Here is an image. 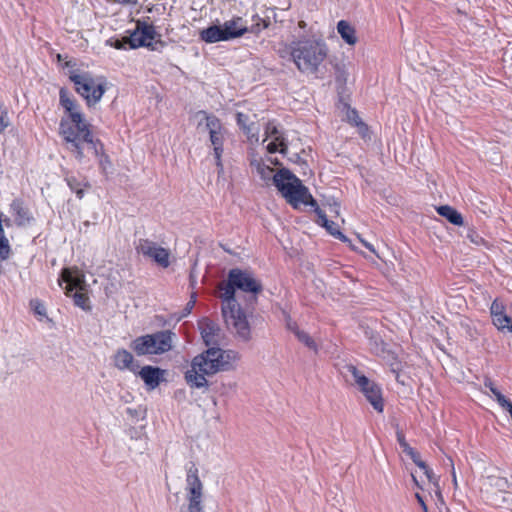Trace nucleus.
Listing matches in <instances>:
<instances>
[{
  "label": "nucleus",
  "mask_w": 512,
  "mask_h": 512,
  "mask_svg": "<svg viewBox=\"0 0 512 512\" xmlns=\"http://www.w3.org/2000/svg\"><path fill=\"white\" fill-rule=\"evenodd\" d=\"M222 300V315L227 327L243 342L252 339L247 313H252L263 285L252 272L231 269L227 280L218 285Z\"/></svg>",
  "instance_id": "1"
},
{
  "label": "nucleus",
  "mask_w": 512,
  "mask_h": 512,
  "mask_svg": "<svg viewBox=\"0 0 512 512\" xmlns=\"http://www.w3.org/2000/svg\"><path fill=\"white\" fill-rule=\"evenodd\" d=\"M60 105L68 114L60 121L59 132L63 137L66 148L78 162L82 163L90 156H98L102 149V143L95 139L90 125L85 121L76 101L64 88L59 92Z\"/></svg>",
  "instance_id": "2"
},
{
  "label": "nucleus",
  "mask_w": 512,
  "mask_h": 512,
  "mask_svg": "<svg viewBox=\"0 0 512 512\" xmlns=\"http://www.w3.org/2000/svg\"><path fill=\"white\" fill-rule=\"evenodd\" d=\"M239 358V354L233 350L209 348L193 358L190 369L185 373L186 382L194 388L207 387L208 381L205 376L232 370L233 364Z\"/></svg>",
  "instance_id": "3"
},
{
  "label": "nucleus",
  "mask_w": 512,
  "mask_h": 512,
  "mask_svg": "<svg viewBox=\"0 0 512 512\" xmlns=\"http://www.w3.org/2000/svg\"><path fill=\"white\" fill-rule=\"evenodd\" d=\"M166 12L165 4H156L147 8V15L142 20H137L135 29L127 38L130 48L147 47L150 50H158L164 46V42L160 39V34L155 30L154 23L158 17Z\"/></svg>",
  "instance_id": "4"
},
{
  "label": "nucleus",
  "mask_w": 512,
  "mask_h": 512,
  "mask_svg": "<svg viewBox=\"0 0 512 512\" xmlns=\"http://www.w3.org/2000/svg\"><path fill=\"white\" fill-rule=\"evenodd\" d=\"M273 183L294 208H299L300 205H310L316 208L317 202L308 188L290 170L283 168L275 173Z\"/></svg>",
  "instance_id": "5"
},
{
  "label": "nucleus",
  "mask_w": 512,
  "mask_h": 512,
  "mask_svg": "<svg viewBox=\"0 0 512 512\" xmlns=\"http://www.w3.org/2000/svg\"><path fill=\"white\" fill-rule=\"evenodd\" d=\"M291 56L301 72H315L326 58L327 48L319 41H299L292 46Z\"/></svg>",
  "instance_id": "6"
},
{
  "label": "nucleus",
  "mask_w": 512,
  "mask_h": 512,
  "mask_svg": "<svg viewBox=\"0 0 512 512\" xmlns=\"http://www.w3.org/2000/svg\"><path fill=\"white\" fill-rule=\"evenodd\" d=\"M176 338L170 330H161L152 334L136 337L130 342L129 347L138 356L161 355L170 351Z\"/></svg>",
  "instance_id": "7"
},
{
  "label": "nucleus",
  "mask_w": 512,
  "mask_h": 512,
  "mask_svg": "<svg viewBox=\"0 0 512 512\" xmlns=\"http://www.w3.org/2000/svg\"><path fill=\"white\" fill-rule=\"evenodd\" d=\"M511 486L512 482L506 477L489 475L483 480L481 491L492 506L511 508L512 493L509 492Z\"/></svg>",
  "instance_id": "8"
},
{
  "label": "nucleus",
  "mask_w": 512,
  "mask_h": 512,
  "mask_svg": "<svg viewBox=\"0 0 512 512\" xmlns=\"http://www.w3.org/2000/svg\"><path fill=\"white\" fill-rule=\"evenodd\" d=\"M195 117L198 119V128L201 129L204 125V130L208 131L209 133L210 142L213 146L216 160V166L219 168V172H222L223 164L221 161V156L223 153L225 129L219 118H217L215 115L208 114L205 111H198L195 114Z\"/></svg>",
  "instance_id": "9"
},
{
  "label": "nucleus",
  "mask_w": 512,
  "mask_h": 512,
  "mask_svg": "<svg viewBox=\"0 0 512 512\" xmlns=\"http://www.w3.org/2000/svg\"><path fill=\"white\" fill-rule=\"evenodd\" d=\"M248 32L247 21L241 17H235L226 21L223 26L213 25L201 31V39L207 43L227 41L240 37Z\"/></svg>",
  "instance_id": "10"
},
{
  "label": "nucleus",
  "mask_w": 512,
  "mask_h": 512,
  "mask_svg": "<svg viewBox=\"0 0 512 512\" xmlns=\"http://www.w3.org/2000/svg\"><path fill=\"white\" fill-rule=\"evenodd\" d=\"M69 79L74 83L77 93L86 100L88 106L99 102L105 92V87L88 72L71 71Z\"/></svg>",
  "instance_id": "11"
},
{
  "label": "nucleus",
  "mask_w": 512,
  "mask_h": 512,
  "mask_svg": "<svg viewBox=\"0 0 512 512\" xmlns=\"http://www.w3.org/2000/svg\"><path fill=\"white\" fill-rule=\"evenodd\" d=\"M136 250L139 254H142L144 257L153 260L162 268H167L170 265L169 250L159 246L154 241L149 239H139L136 244Z\"/></svg>",
  "instance_id": "12"
},
{
  "label": "nucleus",
  "mask_w": 512,
  "mask_h": 512,
  "mask_svg": "<svg viewBox=\"0 0 512 512\" xmlns=\"http://www.w3.org/2000/svg\"><path fill=\"white\" fill-rule=\"evenodd\" d=\"M186 491L188 502L201 500L203 497V483L199 478V470L192 462L186 467Z\"/></svg>",
  "instance_id": "13"
},
{
  "label": "nucleus",
  "mask_w": 512,
  "mask_h": 512,
  "mask_svg": "<svg viewBox=\"0 0 512 512\" xmlns=\"http://www.w3.org/2000/svg\"><path fill=\"white\" fill-rule=\"evenodd\" d=\"M134 374L139 376L144 381L149 390H154L160 385L162 381H164L165 370L159 367L146 365L143 367L139 366L137 373Z\"/></svg>",
  "instance_id": "14"
},
{
  "label": "nucleus",
  "mask_w": 512,
  "mask_h": 512,
  "mask_svg": "<svg viewBox=\"0 0 512 512\" xmlns=\"http://www.w3.org/2000/svg\"><path fill=\"white\" fill-rule=\"evenodd\" d=\"M342 374L346 378L347 381H353L359 388V390L364 394L369 390L370 386L374 385L375 382L368 379L361 371H359L356 366L352 364H347L343 367Z\"/></svg>",
  "instance_id": "15"
},
{
  "label": "nucleus",
  "mask_w": 512,
  "mask_h": 512,
  "mask_svg": "<svg viewBox=\"0 0 512 512\" xmlns=\"http://www.w3.org/2000/svg\"><path fill=\"white\" fill-rule=\"evenodd\" d=\"M113 364L114 366L119 370H129L130 372L137 373V369H139V363L135 360L133 354L124 349H118L114 353L113 357Z\"/></svg>",
  "instance_id": "16"
},
{
  "label": "nucleus",
  "mask_w": 512,
  "mask_h": 512,
  "mask_svg": "<svg viewBox=\"0 0 512 512\" xmlns=\"http://www.w3.org/2000/svg\"><path fill=\"white\" fill-rule=\"evenodd\" d=\"M315 213L317 214L318 220L317 223L321 226L325 227L326 230L333 235L334 237L346 242L348 239L347 237L341 233L338 229V226L333 222L328 220L326 213L320 209L318 206L315 208Z\"/></svg>",
  "instance_id": "17"
},
{
  "label": "nucleus",
  "mask_w": 512,
  "mask_h": 512,
  "mask_svg": "<svg viewBox=\"0 0 512 512\" xmlns=\"http://www.w3.org/2000/svg\"><path fill=\"white\" fill-rule=\"evenodd\" d=\"M201 336L207 346L216 343L219 327L213 321L205 318L200 322Z\"/></svg>",
  "instance_id": "18"
},
{
  "label": "nucleus",
  "mask_w": 512,
  "mask_h": 512,
  "mask_svg": "<svg viewBox=\"0 0 512 512\" xmlns=\"http://www.w3.org/2000/svg\"><path fill=\"white\" fill-rule=\"evenodd\" d=\"M12 214L15 216V222L19 226L26 225L32 219L28 209L24 206L23 202L19 199L12 201L10 205Z\"/></svg>",
  "instance_id": "19"
},
{
  "label": "nucleus",
  "mask_w": 512,
  "mask_h": 512,
  "mask_svg": "<svg viewBox=\"0 0 512 512\" xmlns=\"http://www.w3.org/2000/svg\"><path fill=\"white\" fill-rule=\"evenodd\" d=\"M365 335L369 339V347L372 353L383 358H385L386 354H389L386 343H384L379 335L375 334L372 330L365 331Z\"/></svg>",
  "instance_id": "20"
},
{
  "label": "nucleus",
  "mask_w": 512,
  "mask_h": 512,
  "mask_svg": "<svg viewBox=\"0 0 512 512\" xmlns=\"http://www.w3.org/2000/svg\"><path fill=\"white\" fill-rule=\"evenodd\" d=\"M62 280L66 282L64 289L67 296H71L75 289L81 290L84 283L82 275L73 274L69 269L62 272Z\"/></svg>",
  "instance_id": "21"
},
{
  "label": "nucleus",
  "mask_w": 512,
  "mask_h": 512,
  "mask_svg": "<svg viewBox=\"0 0 512 512\" xmlns=\"http://www.w3.org/2000/svg\"><path fill=\"white\" fill-rule=\"evenodd\" d=\"M364 396L377 412H383L384 404L381 388L379 385L375 383L374 385L370 386L369 390L366 391Z\"/></svg>",
  "instance_id": "22"
},
{
  "label": "nucleus",
  "mask_w": 512,
  "mask_h": 512,
  "mask_svg": "<svg viewBox=\"0 0 512 512\" xmlns=\"http://www.w3.org/2000/svg\"><path fill=\"white\" fill-rule=\"evenodd\" d=\"M265 133L267 138H273V140L279 142L280 153L285 155L288 151V145L283 134L272 122L267 123Z\"/></svg>",
  "instance_id": "23"
},
{
  "label": "nucleus",
  "mask_w": 512,
  "mask_h": 512,
  "mask_svg": "<svg viewBox=\"0 0 512 512\" xmlns=\"http://www.w3.org/2000/svg\"><path fill=\"white\" fill-rule=\"evenodd\" d=\"M337 31L347 44L354 45L357 42L355 29L347 21H339L337 24Z\"/></svg>",
  "instance_id": "24"
},
{
  "label": "nucleus",
  "mask_w": 512,
  "mask_h": 512,
  "mask_svg": "<svg viewBox=\"0 0 512 512\" xmlns=\"http://www.w3.org/2000/svg\"><path fill=\"white\" fill-rule=\"evenodd\" d=\"M437 212L442 217L446 218L450 223L461 226L463 224L462 215L454 208L448 205L439 206Z\"/></svg>",
  "instance_id": "25"
},
{
  "label": "nucleus",
  "mask_w": 512,
  "mask_h": 512,
  "mask_svg": "<svg viewBox=\"0 0 512 512\" xmlns=\"http://www.w3.org/2000/svg\"><path fill=\"white\" fill-rule=\"evenodd\" d=\"M270 25L269 16H261L260 14H254L251 17V24L248 26V32L258 34L263 29Z\"/></svg>",
  "instance_id": "26"
},
{
  "label": "nucleus",
  "mask_w": 512,
  "mask_h": 512,
  "mask_svg": "<svg viewBox=\"0 0 512 512\" xmlns=\"http://www.w3.org/2000/svg\"><path fill=\"white\" fill-rule=\"evenodd\" d=\"M250 165L253 168H255L257 173L260 175L261 179H263L264 181H268L271 179L273 180V177L275 174H273L274 170H273V168L270 167V165L263 163L259 159L251 160Z\"/></svg>",
  "instance_id": "27"
},
{
  "label": "nucleus",
  "mask_w": 512,
  "mask_h": 512,
  "mask_svg": "<svg viewBox=\"0 0 512 512\" xmlns=\"http://www.w3.org/2000/svg\"><path fill=\"white\" fill-rule=\"evenodd\" d=\"M493 323L499 330L507 329L512 332V319L506 314L498 313L493 317Z\"/></svg>",
  "instance_id": "28"
},
{
  "label": "nucleus",
  "mask_w": 512,
  "mask_h": 512,
  "mask_svg": "<svg viewBox=\"0 0 512 512\" xmlns=\"http://www.w3.org/2000/svg\"><path fill=\"white\" fill-rule=\"evenodd\" d=\"M248 116L244 113H237V124L244 130V132L251 138L256 136L253 125L248 124Z\"/></svg>",
  "instance_id": "29"
},
{
  "label": "nucleus",
  "mask_w": 512,
  "mask_h": 512,
  "mask_svg": "<svg viewBox=\"0 0 512 512\" xmlns=\"http://www.w3.org/2000/svg\"><path fill=\"white\" fill-rule=\"evenodd\" d=\"M300 342H302L305 346H307L309 349H312L313 351L317 352L318 347L315 343V341L304 331L300 329H296V335H295Z\"/></svg>",
  "instance_id": "30"
},
{
  "label": "nucleus",
  "mask_w": 512,
  "mask_h": 512,
  "mask_svg": "<svg viewBox=\"0 0 512 512\" xmlns=\"http://www.w3.org/2000/svg\"><path fill=\"white\" fill-rule=\"evenodd\" d=\"M67 184L72 191H74L79 199L84 195V190L81 187V183L75 177L66 178Z\"/></svg>",
  "instance_id": "31"
},
{
  "label": "nucleus",
  "mask_w": 512,
  "mask_h": 512,
  "mask_svg": "<svg viewBox=\"0 0 512 512\" xmlns=\"http://www.w3.org/2000/svg\"><path fill=\"white\" fill-rule=\"evenodd\" d=\"M95 157L99 158V166L102 172L107 174L111 169L112 164L109 157L103 153V148L100 150L99 155Z\"/></svg>",
  "instance_id": "32"
},
{
  "label": "nucleus",
  "mask_w": 512,
  "mask_h": 512,
  "mask_svg": "<svg viewBox=\"0 0 512 512\" xmlns=\"http://www.w3.org/2000/svg\"><path fill=\"white\" fill-rule=\"evenodd\" d=\"M73 298H74V303L75 305L79 306L80 308L86 310V309H89L90 307L87 305V302H88V297L84 294V293H81V292H75L73 294Z\"/></svg>",
  "instance_id": "33"
},
{
  "label": "nucleus",
  "mask_w": 512,
  "mask_h": 512,
  "mask_svg": "<svg viewBox=\"0 0 512 512\" xmlns=\"http://www.w3.org/2000/svg\"><path fill=\"white\" fill-rule=\"evenodd\" d=\"M347 118L349 122L352 123L353 125L360 126L361 128H366L364 123L359 118L356 110H349L347 112Z\"/></svg>",
  "instance_id": "34"
},
{
  "label": "nucleus",
  "mask_w": 512,
  "mask_h": 512,
  "mask_svg": "<svg viewBox=\"0 0 512 512\" xmlns=\"http://www.w3.org/2000/svg\"><path fill=\"white\" fill-rule=\"evenodd\" d=\"M466 238L476 245L484 243V239L473 229H468Z\"/></svg>",
  "instance_id": "35"
},
{
  "label": "nucleus",
  "mask_w": 512,
  "mask_h": 512,
  "mask_svg": "<svg viewBox=\"0 0 512 512\" xmlns=\"http://www.w3.org/2000/svg\"><path fill=\"white\" fill-rule=\"evenodd\" d=\"M188 512H204L202 499L188 502Z\"/></svg>",
  "instance_id": "36"
},
{
  "label": "nucleus",
  "mask_w": 512,
  "mask_h": 512,
  "mask_svg": "<svg viewBox=\"0 0 512 512\" xmlns=\"http://www.w3.org/2000/svg\"><path fill=\"white\" fill-rule=\"evenodd\" d=\"M128 37L129 36L124 37L122 40L116 39L114 42H111L110 44L116 49H125L127 44L130 46V43L127 39Z\"/></svg>",
  "instance_id": "37"
},
{
  "label": "nucleus",
  "mask_w": 512,
  "mask_h": 512,
  "mask_svg": "<svg viewBox=\"0 0 512 512\" xmlns=\"http://www.w3.org/2000/svg\"><path fill=\"white\" fill-rule=\"evenodd\" d=\"M491 314L492 317H494L498 313H503V306L502 304L498 303L497 300H495L491 305Z\"/></svg>",
  "instance_id": "38"
},
{
  "label": "nucleus",
  "mask_w": 512,
  "mask_h": 512,
  "mask_svg": "<svg viewBox=\"0 0 512 512\" xmlns=\"http://www.w3.org/2000/svg\"><path fill=\"white\" fill-rule=\"evenodd\" d=\"M267 151L269 153L280 152L279 142L273 140L267 145Z\"/></svg>",
  "instance_id": "39"
},
{
  "label": "nucleus",
  "mask_w": 512,
  "mask_h": 512,
  "mask_svg": "<svg viewBox=\"0 0 512 512\" xmlns=\"http://www.w3.org/2000/svg\"><path fill=\"white\" fill-rule=\"evenodd\" d=\"M195 302H196V293H193L191 295V299L190 301L186 304V307H185V314L184 315H187L191 312L192 308L194 307L195 305Z\"/></svg>",
  "instance_id": "40"
},
{
  "label": "nucleus",
  "mask_w": 512,
  "mask_h": 512,
  "mask_svg": "<svg viewBox=\"0 0 512 512\" xmlns=\"http://www.w3.org/2000/svg\"><path fill=\"white\" fill-rule=\"evenodd\" d=\"M496 401L498 404L502 407L506 401L508 400L501 392H497L496 395H494Z\"/></svg>",
  "instance_id": "41"
},
{
  "label": "nucleus",
  "mask_w": 512,
  "mask_h": 512,
  "mask_svg": "<svg viewBox=\"0 0 512 512\" xmlns=\"http://www.w3.org/2000/svg\"><path fill=\"white\" fill-rule=\"evenodd\" d=\"M397 439L402 449L409 446V444L406 442L404 435L401 432H397Z\"/></svg>",
  "instance_id": "42"
},
{
  "label": "nucleus",
  "mask_w": 512,
  "mask_h": 512,
  "mask_svg": "<svg viewBox=\"0 0 512 512\" xmlns=\"http://www.w3.org/2000/svg\"><path fill=\"white\" fill-rule=\"evenodd\" d=\"M34 311H35L36 314L41 315V316L46 314L45 307L42 304H40V303L36 304V306L34 308Z\"/></svg>",
  "instance_id": "43"
},
{
  "label": "nucleus",
  "mask_w": 512,
  "mask_h": 512,
  "mask_svg": "<svg viewBox=\"0 0 512 512\" xmlns=\"http://www.w3.org/2000/svg\"><path fill=\"white\" fill-rule=\"evenodd\" d=\"M415 497H416L418 503L420 504V506L422 507L423 512H427L428 509H427V506H426V504H425V502L423 500V497L419 493H416Z\"/></svg>",
  "instance_id": "44"
},
{
  "label": "nucleus",
  "mask_w": 512,
  "mask_h": 512,
  "mask_svg": "<svg viewBox=\"0 0 512 512\" xmlns=\"http://www.w3.org/2000/svg\"><path fill=\"white\" fill-rule=\"evenodd\" d=\"M287 328L296 335V329H299L295 322L287 321Z\"/></svg>",
  "instance_id": "45"
},
{
  "label": "nucleus",
  "mask_w": 512,
  "mask_h": 512,
  "mask_svg": "<svg viewBox=\"0 0 512 512\" xmlns=\"http://www.w3.org/2000/svg\"><path fill=\"white\" fill-rule=\"evenodd\" d=\"M424 473L430 482L435 480L434 473L429 467L424 471Z\"/></svg>",
  "instance_id": "46"
},
{
  "label": "nucleus",
  "mask_w": 512,
  "mask_h": 512,
  "mask_svg": "<svg viewBox=\"0 0 512 512\" xmlns=\"http://www.w3.org/2000/svg\"><path fill=\"white\" fill-rule=\"evenodd\" d=\"M8 126V122L5 121L2 113H0V132L3 131Z\"/></svg>",
  "instance_id": "47"
},
{
  "label": "nucleus",
  "mask_w": 512,
  "mask_h": 512,
  "mask_svg": "<svg viewBox=\"0 0 512 512\" xmlns=\"http://www.w3.org/2000/svg\"><path fill=\"white\" fill-rule=\"evenodd\" d=\"M416 465L423 471H425L428 468L427 464L421 459L416 463Z\"/></svg>",
  "instance_id": "48"
},
{
  "label": "nucleus",
  "mask_w": 512,
  "mask_h": 512,
  "mask_svg": "<svg viewBox=\"0 0 512 512\" xmlns=\"http://www.w3.org/2000/svg\"><path fill=\"white\" fill-rule=\"evenodd\" d=\"M410 458L416 464L420 460V455L418 452L415 451L412 455H410Z\"/></svg>",
  "instance_id": "49"
},
{
  "label": "nucleus",
  "mask_w": 512,
  "mask_h": 512,
  "mask_svg": "<svg viewBox=\"0 0 512 512\" xmlns=\"http://www.w3.org/2000/svg\"><path fill=\"white\" fill-rule=\"evenodd\" d=\"M403 452L410 457V455H412L415 452V450L412 447L408 446L403 449Z\"/></svg>",
  "instance_id": "50"
},
{
  "label": "nucleus",
  "mask_w": 512,
  "mask_h": 512,
  "mask_svg": "<svg viewBox=\"0 0 512 512\" xmlns=\"http://www.w3.org/2000/svg\"><path fill=\"white\" fill-rule=\"evenodd\" d=\"M330 211L332 213H334L335 215H338L339 214V206L338 205H333V206H330Z\"/></svg>",
  "instance_id": "51"
},
{
  "label": "nucleus",
  "mask_w": 512,
  "mask_h": 512,
  "mask_svg": "<svg viewBox=\"0 0 512 512\" xmlns=\"http://www.w3.org/2000/svg\"><path fill=\"white\" fill-rule=\"evenodd\" d=\"M361 242H362V243H363V245H364L366 248H368L371 252L375 253V250H374L373 246H372L370 243H368V242H366V241H364V240H361Z\"/></svg>",
  "instance_id": "52"
},
{
  "label": "nucleus",
  "mask_w": 512,
  "mask_h": 512,
  "mask_svg": "<svg viewBox=\"0 0 512 512\" xmlns=\"http://www.w3.org/2000/svg\"><path fill=\"white\" fill-rule=\"evenodd\" d=\"M268 162H269L270 164H273V165H279V164H280V163H279V161H278V159H276V158H275V159H273V158H269V159H268Z\"/></svg>",
  "instance_id": "53"
},
{
  "label": "nucleus",
  "mask_w": 512,
  "mask_h": 512,
  "mask_svg": "<svg viewBox=\"0 0 512 512\" xmlns=\"http://www.w3.org/2000/svg\"><path fill=\"white\" fill-rule=\"evenodd\" d=\"M491 386H494V384L490 380L485 382V387L489 388L490 391H491Z\"/></svg>",
  "instance_id": "54"
},
{
  "label": "nucleus",
  "mask_w": 512,
  "mask_h": 512,
  "mask_svg": "<svg viewBox=\"0 0 512 512\" xmlns=\"http://www.w3.org/2000/svg\"><path fill=\"white\" fill-rule=\"evenodd\" d=\"M190 280L192 285L196 282V277L194 276L193 272L190 273Z\"/></svg>",
  "instance_id": "55"
},
{
  "label": "nucleus",
  "mask_w": 512,
  "mask_h": 512,
  "mask_svg": "<svg viewBox=\"0 0 512 512\" xmlns=\"http://www.w3.org/2000/svg\"><path fill=\"white\" fill-rule=\"evenodd\" d=\"M115 1L118 3H122V4H128V3L132 2V0H115Z\"/></svg>",
  "instance_id": "56"
},
{
  "label": "nucleus",
  "mask_w": 512,
  "mask_h": 512,
  "mask_svg": "<svg viewBox=\"0 0 512 512\" xmlns=\"http://www.w3.org/2000/svg\"><path fill=\"white\" fill-rule=\"evenodd\" d=\"M491 392L493 395H496V393L500 391L495 386H491Z\"/></svg>",
  "instance_id": "57"
},
{
  "label": "nucleus",
  "mask_w": 512,
  "mask_h": 512,
  "mask_svg": "<svg viewBox=\"0 0 512 512\" xmlns=\"http://www.w3.org/2000/svg\"><path fill=\"white\" fill-rule=\"evenodd\" d=\"M292 160H293V161H295V162H296V161H299V160H300L299 155H298V154H295V155H294V158H293Z\"/></svg>",
  "instance_id": "58"
},
{
  "label": "nucleus",
  "mask_w": 512,
  "mask_h": 512,
  "mask_svg": "<svg viewBox=\"0 0 512 512\" xmlns=\"http://www.w3.org/2000/svg\"><path fill=\"white\" fill-rule=\"evenodd\" d=\"M452 476H453V482L455 485H457V481H456V475H455V472L453 471L452 472Z\"/></svg>",
  "instance_id": "59"
},
{
  "label": "nucleus",
  "mask_w": 512,
  "mask_h": 512,
  "mask_svg": "<svg viewBox=\"0 0 512 512\" xmlns=\"http://www.w3.org/2000/svg\"><path fill=\"white\" fill-rule=\"evenodd\" d=\"M412 479H413L414 483H415L417 486H419V483H418V481H417L416 477H415L413 474H412Z\"/></svg>",
  "instance_id": "60"
}]
</instances>
